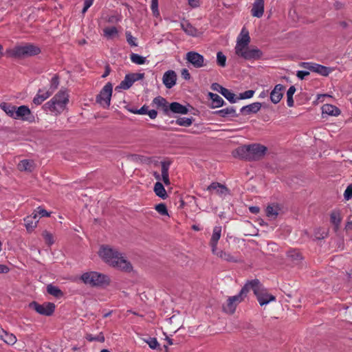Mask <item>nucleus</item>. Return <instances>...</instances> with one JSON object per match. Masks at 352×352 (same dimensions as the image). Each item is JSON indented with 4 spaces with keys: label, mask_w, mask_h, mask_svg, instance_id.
<instances>
[{
    "label": "nucleus",
    "mask_w": 352,
    "mask_h": 352,
    "mask_svg": "<svg viewBox=\"0 0 352 352\" xmlns=\"http://www.w3.org/2000/svg\"><path fill=\"white\" fill-rule=\"evenodd\" d=\"M98 255L105 263L115 268L127 273L133 271L131 263L124 259L117 250L108 245L100 246Z\"/></svg>",
    "instance_id": "1"
},
{
    "label": "nucleus",
    "mask_w": 352,
    "mask_h": 352,
    "mask_svg": "<svg viewBox=\"0 0 352 352\" xmlns=\"http://www.w3.org/2000/svg\"><path fill=\"white\" fill-rule=\"evenodd\" d=\"M41 49L32 43H26L25 45H17L7 51V54L12 58H21L33 56L41 53Z\"/></svg>",
    "instance_id": "2"
},
{
    "label": "nucleus",
    "mask_w": 352,
    "mask_h": 352,
    "mask_svg": "<svg viewBox=\"0 0 352 352\" xmlns=\"http://www.w3.org/2000/svg\"><path fill=\"white\" fill-rule=\"evenodd\" d=\"M80 279L91 287H104L110 283V278L107 275L97 272H85L81 275Z\"/></svg>",
    "instance_id": "3"
},
{
    "label": "nucleus",
    "mask_w": 352,
    "mask_h": 352,
    "mask_svg": "<svg viewBox=\"0 0 352 352\" xmlns=\"http://www.w3.org/2000/svg\"><path fill=\"white\" fill-rule=\"evenodd\" d=\"M249 284H250L251 289L254 292L261 306L265 305L270 302L276 300L274 296L266 292L265 289L258 279L256 278L249 280Z\"/></svg>",
    "instance_id": "4"
},
{
    "label": "nucleus",
    "mask_w": 352,
    "mask_h": 352,
    "mask_svg": "<svg viewBox=\"0 0 352 352\" xmlns=\"http://www.w3.org/2000/svg\"><path fill=\"white\" fill-rule=\"evenodd\" d=\"M113 91V85L107 82L97 95L96 101L104 108H108L111 104V98Z\"/></svg>",
    "instance_id": "5"
},
{
    "label": "nucleus",
    "mask_w": 352,
    "mask_h": 352,
    "mask_svg": "<svg viewBox=\"0 0 352 352\" xmlns=\"http://www.w3.org/2000/svg\"><path fill=\"white\" fill-rule=\"evenodd\" d=\"M29 307L38 314L46 316H52L56 308L54 303L50 302H46L41 305L36 301H32L30 303Z\"/></svg>",
    "instance_id": "6"
},
{
    "label": "nucleus",
    "mask_w": 352,
    "mask_h": 352,
    "mask_svg": "<svg viewBox=\"0 0 352 352\" xmlns=\"http://www.w3.org/2000/svg\"><path fill=\"white\" fill-rule=\"evenodd\" d=\"M235 54L245 60H259L263 53L257 47L250 49L248 46L245 49H236Z\"/></svg>",
    "instance_id": "7"
},
{
    "label": "nucleus",
    "mask_w": 352,
    "mask_h": 352,
    "mask_svg": "<svg viewBox=\"0 0 352 352\" xmlns=\"http://www.w3.org/2000/svg\"><path fill=\"white\" fill-rule=\"evenodd\" d=\"M14 119L21 120L30 123L34 122L35 120L34 116L30 108L26 105H21L18 107H16Z\"/></svg>",
    "instance_id": "8"
},
{
    "label": "nucleus",
    "mask_w": 352,
    "mask_h": 352,
    "mask_svg": "<svg viewBox=\"0 0 352 352\" xmlns=\"http://www.w3.org/2000/svg\"><path fill=\"white\" fill-rule=\"evenodd\" d=\"M299 65L302 68L318 73L323 76H327L331 70L330 67L314 63L301 62Z\"/></svg>",
    "instance_id": "9"
},
{
    "label": "nucleus",
    "mask_w": 352,
    "mask_h": 352,
    "mask_svg": "<svg viewBox=\"0 0 352 352\" xmlns=\"http://www.w3.org/2000/svg\"><path fill=\"white\" fill-rule=\"evenodd\" d=\"M250 146V154L251 162L260 160L266 153L267 148L260 144H248Z\"/></svg>",
    "instance_id": "10"
},
{
    "label": "nucleus",
    "mask_w": 352,
    "mask_h": 352,
    "mask_svg": "<svg viewBox=\"0 0 352 352\" xmlns=\"http://www.w3.org/2000/svg\"><path fill=\"white\" fill-rule=\"evenodd\" d=\"M186 60L195 68H200L206 65L204 56L194 51L188 52L186 54Z\"/></svg>",
    "instance_id": "11"
},
{
    "label": "nucleus",
    "mask_w": 352,
    "mask_h": 352,
    "mask_svg": "<svg viewBox=\"0 0 352 352\" xmlns=\"http://www.w3.org/2000/svg\"><path fill=\"white\" fill-rule=\"evenodd\" d=\"M52 99L57 107L58 113H60L69 102V96L65 91L61 89Z\"/></svg>",
    "instance_id": "12"
},
{
    "label": "nucleus",
    "mask_w": 352,
    "mask_h": 352,
    "mask_svg": "<svg viewBox=\"0 0 352 352\" xmlns=\"http://www.w3.org/2000/svg\"><path fill=\"white\" fill-rule=\"evenodd\" d=\"M189 110L186 106H184L177 102H173L169 104L168 109H164V115L170 117L172 113L185 115Z\"/></svg>",
    "instance_id": "13"
},
{
    "label": "nucleus",
    "mask_w": 352,
    "mask_h": 352,
    "mask_svg": "<svg viewBox=\"0 0 352 352\" xmlns=\"http://www.w3.org/2000/svg\"><path fill=\"white\" fill-rule=\"evenodd\" d=\"M250 42V37L249 35V32L245 27H243L241 30L240 36L237 38L235 51L236 49L246 48L248 46Z\"/></svg>",
    "instance_id": "14"
},
{
    "label": "nucleus",
    "mask_w": 352,
    "mask_h": 352,
    "mask_svg": "<svg viewBox=\"0 0 352 352\" xmlns=\"http://www.w3.org/2000/svg\"><path fill=\"white\" fill-rule=\"evenodd\" d=\"M249 145H243L239 146L233 151V156L241 160L251 162Z\"/></svg>",
    "instance_id": "15"
},
{
    "label": "nucleus",
    "mask_w": 352,
    "mask_h": 352,
    "mask_svg": "<svg viewBox=\"0 0 352 352\" xmlns=\"http://www.w3.org/2000/svg\"><path fill=\"white\" fill-rule=\"evenodd\" d=\"M285 87L281 84L275 85L274 88L270 93V100L274 104H278L283 96Z\"/></svg>",
    "instance_id": "16"
},
{
    "label": "nucleus",
    "mask_w": 352,
    "mask_h": 352,
    "mask_svg": "<svg viewBox=\"0 0 352 352\" xmlns=\"http://www.w3.org/2000/svg\"><path fill=\"white\" fill-rule=\"evenodd\" d=\"M164 85L167 89L172 88L177 81V74L173 70H168L166 72L162 78Z\"/></svg>",
    "instance_id": "17"
},
{
    "label": "nucleus",
    "mask_w": 352,
    "mask_h": 352,
    "mask_svg": "<svg viewBox=\"0 0 352 352\" xmlns=\"http://www.w3.org/2000/svg\"><path fill=\"white\" fill-rule=\"evenodd\" d=\"M250 289H251L250 284H249V280L244 285V286L241 288L240 292L234 296H231L232 300H234L236 306L241 302L244 298L246 297L247 294L249 292Z\"/></svg>",
    "instance_id": "18"
},
{
    "label": "nucleus",
    "mask_w": 352,
    "mask_h": 352,
    "mask_svg": "<svg viewBox=\"0 0 352 352\" xmlns=\"http://www.w3.org/2000/svg\"><path fill=\"white\" fill-rule=\"evenodd\" d=\"M250 289H251L250 284H249V280L244 285V286L241 288L240 292L234 296H231L232 300H234L236 306L241 302L244 298L246 297L247 294L249 292Z\"/></svg>",
    "instance_id": "19"
},
{
    "label": "nucleus",
    "mask_w": 352,
    "mask_h": 352,
    "mask_svg": "<svg viewBox=\"0 0 352 352\" xmlns=\"http://www.w3.org/2000/svg\"><path fill=\"white\" fill-rule=\"evenodd\" d=\"M221 234V227L215 226L213 228L212 235L210 239V245L212 248V252L213 254H215V251L217 248V243L219 240Z\"/></svg>",
    "instance_id": "20"
},
{
    "label": "nucleus",
    "mask_w": 352,
    "mask_h": 352,
    "mask_svg": "<svg viewBox=\"0 0 352 352\" xmlns=\"http://www.w3.org/2000/svg\"><path fill=\"white\" fill-rule=\"evenodd\" d=\"M342 221L341 212L339 210H334L330 213V222L333 226L334 232H338Z\"/></svg>",
    "instance_id": "21"
},
{
    "label": "nucleus",
    "mask_w": 352,
    "mask_h": 352,
    "mask_svg": "<svg viewBox=\"0 0 352 352\" xmlns=\"http://www.w3.org/2000/svg\"><path fill=\"white\" fill-rule=\"evenodd\" d=\"M25 226L28 232L32 231L37 226L38 220L37 219V213L33 212L31 215L26 217L23 219Z\"/></svg>",
    "instance_id": "22"
},
{
    "label": "nucleus",
    "mask_w": 352,
    "mask_h": 352,
    "mask_svg": "<svg viewBox=\"0 0 352 352\" xmlns=\"http://www.w3.org/2000/svg\"><path fill=\"white\" fill-rule=\"evenodd\" d=\"M251 12L253 16L261 17L264 12V0H255Z\"/></svg>",
    "instance_id": "23"
},
{
    "label": "nucleus",
    "mask_w": 352,
    "mask_h": 352,
    "mask_svg": "<svg viewBox=\"0 0 352 352\" xmlns=\"http://www.w3.org/2000/svg\"><path fill=\"white\" fill-rule=\"evenodd\" d=\"M262 104L258 102L243 107L240 111L242 114L248 115L250 113H256L261 108Z\"/></svg>",
    "instance_id": "24"
},
{
    "label": "nucleus",
    "mask_w": 352,
    "mask_h": 352,
    "mask_svg": "<svg viewBox=\"0 0 352 352\" xmlns=\"http://www.w3.org/2000/svg\"><path fill=\"white\" fill-rule=\"evenodd\" d=\"M53 94V91L48 90L45 92H43L42 89H38L37 94L33 98V103L39 105L43 103L46 99H47Z\"/></svg>",
    "instance_id": "25"
},
{
    "label": "nucleus",
    "mask_w": 352,
    "mask_h": 352,
    "mask_svg": "<svg viewBox=\"0 0 352 352\" xmlns=\"http://www.w3.org/2000/svg\"><path fill=\"white\" fill-rule=\"evenodd\" d=\"M208 97L212 100L211 107L213 109L223 107L225 104L223 99L217 94L209 92Z\"/></svg>",
    "instance_id": "26"
},
{
    "label": "nucleus",
    "mask_w": 352,
    "mask_h": 352,
    "mask_svg": "<svg viewBox=\"0 0 352 352\" xmlns=\"http://www.w3.org/2000/svg\"><path fill=\"white\" fill-rule=\"evenodd\" d=\"M322 114L336 116L340 115L341 111L339 108L333 104H325L322 107Z\"/></svg>",
    "instance_id": "27"
},
{
    "label": "nucleus",
    "mask_w": 352,
    "mask_h": 352,
    "mask_svg": "<svg viewBox=\"0 0 352 352\" xmlns=\"http://www.w3.org/2000/svg\"><path fill=\"white\" fill-rule=\"evenodd\" d=\"M207 190L209 191L215 190L217 191V193L220 195L226 194L229 191L226 186L219 182H212L210 185L208 186Z\"/></svg>",
    "instance_id": "28"
},
{
    "label": "nucleus",
    "mask_w": 352,
    "mask_h": 352,
    "mask_svg": "<svg viewBox=\"0 0 352 352\" xmlns=\"http://www.w3.org/2000/svg\"><path fill=\"white\" fill-rule=\"evenodd\" d=\"M214 114H217L223 118H226L228 116L235 118L239 116V115L236 113V110L234 107H230L216 111Z\"/></svg>",
    "instance_id": "29"
},
{
    "label": "nucleus",
    "mask_w": 352,
    "mask_h": 352,
    "mask_svg": "<svg viewBox=\"0 0 352 352\" xmlns=\"http://www.w3.org/2000/svg\"><path fill=\"white\" fill-rule=\"evenodd\" d=\"M1 109L5 111V113L10 116V118H13L15 116V111L16 109V107L14 105H12L10 103L7 102H1L0 104Z\"/></svg>",
    "instance_id": "30"
},
{
    "label": "nucleus",
    "mask_w": 352,
    "mask_h": 352,
    "mask_svg": "<svg viewBox=\"0 0 352 352\" xmlns=\"http://www.w3.org/2000/svg\"><path fill=\"white\" fill-rule=\"evenodd\" d=\"M153 190L157 197L163 199H166L168 197L167 192L163 184L160 182H157L155 184Z\"/></svg>",
    "instance_id": "31"
},
{
    "label": "nucleus",
    "mask_w": 352,
    "mask_h": 352,
    "mask_svg": "<svg viewBox=\"0 0 352 352\" xmlns=\"http://www.w3.org/2000/svg\"><path fill=\"white\" fill-rule=\"evenodd\" d=\"M133 80L130 75L128 74L125 76L124 79L121 81L120 85L116 87V90H118L120 89H129L133 84Z\"/></svg>",
    "instance_id": "32"
},
{
    "label": "nucleus",
    "mask_w": 352,
    "mask_h": 352,
    "mask_svg": "<svg viewBox=\"0 0 352 352\" xmlns=\"http://www.w3.org/2000/svg\"><path fill=\"white\" fill-rule=\"evenodd\" d=\"M0 331L3 333V335H0V338L8 344L13 345L16 342V336L12 333H9L8 332L4 331L3 329H0Z\"/></svg>",
    "instance_id": "33"
},
{
    "label": "nucleus",
    "mask_w": 352,
    "mask_h": 352,
    "mask_svg": "<svg viewBox=\"0 0 352 352\" xmlns=\"http://www.w3.org/2000/svg\"><path fill=\"white\" fill-rule=\"evenodd\" d=\"M47 292L49 294L56 297V298H60L64 296V293L61 289L52 284L47 286Z\"/></svg>",
    "instance_id": "34"
},
{
    "label": "nucleus",
    "mask_w": 352,
    "mask_h": 352,
    "mask_svg": "<svg viewBox=\"0 0 352 352\" xmlns=\"http://www.w3.org/2000/svg\"><path fill=\"white\" fill-rule=\"evenodd\" d=\"M236 306L231 297L227 300L226 304L223 305V311L229 314H233L235 312Z\"/></svg>",
    "instance_id": "35"
},
{
    "label": "nucleus",
    "mask_w": 352,
    "mask_h": 352,
    "mask_svg": "<svg viewBox=\"0 0 352 352\" xmlns=\"http://www.w3.org/2000/svg\"><path fill=\"white\" fill-rule=\"evenodd\" d=\"M288 258L291 261H294L296 264H298L300 261L302 259V256L299 251L297 250H290L287 252Z\"/></svg>",
    "instance_id": "36"
},
{
    "label": "nucleus",
    "mask_w": 352,
    "mask_h": 352,
    "mask_svg": "<svg viewBox=\"0 0 352 352\" xmlns=\"http://www.w3.org/2000/svg\"><path fill=\"white\" fill-rule=\"evenodd\" d=\"M18 167L20 170L31 172L34 168L33 162L28 160H23L19 162Z\"/></svg>",
    "instance_id": "37"
},
{
    "label": "nucleus",
    "mask_w": 352,
    "mask_h": 352,
    "mask_svg": "<svg viewBox=\"0 0 352 352\" xmlns=\"http://www.w3.org/2000/svg\"><path fill=\"white\" fill-rule=\"evenodd\" d=\"M153 102L157 106V107H162V109L163 111V113H164V109H168V105L170 103L167 102V100L162 97V96H157L155 97Z\"/></svg>",
    "instance_id": "38"
},
{
    "label": "nucleus",
    "mask_w": 352,
    "mask_h": 352,
    "mask_svg": "<svg viewBox=\"0 0 352 352\" xmlns=\"http://www.w3.org/2000/svg\"><path fill=\"white\" fill-rule=\"evenodd\" d=\"M181 26L182 30L188 35L195 36H196V33L197 30L194 28L190 23L185 22L181 23Z\"/></svg>",
    "instance_id": "39"
},
{
    "label": "nucleus",
    "mask_w": 352,
    "mask_h": 352,
    "mask_svg": "<svg viewBox=\"0 0 352 352\" xmlns=\"http://www.w3.org/2000/svg\"><path fill=\"white\" fill-rule=\"evenodd\" d=\"M217 255L218 256H219L221 259H223L226 261H228V262L236 263L239 261L234 256H232L230 253L226 252H224L222 250L217 252Z\"/></svg>",
    "instance_id": "40"
},
{
    "label": "nucleus",
    "mask_w": 352,
    "mask_h": 352,
    "mask_svg": "<svg viewBox=\"0 0 352 352\" xmlns=\"http://www.w3.org/2000/svg\"><path fill=\"white\" fill-rule=\"evenodd\" d=\"M129 112L135 114L145 115L147 114L148 111V107L146 104L143 105L140 109H138L135 108H131L129 105L124 107Z\"/></svg>",
    "instance_id": "41"
},
{
    "label": "nucleus",
    "mask_w": 352,
    "mask_h": 352,
    "mask_svg": "<svg viewBox=\"0 0 352 352\" xmlns=\"http://www.w3.org/2000/svg\"><path fill=\"white\" fill-rule=\"evenodd\" d=\"M221 95L225 97L230 103H235L238 100V97H236L234 94L226 88L224 89V91H222Z\"/></svg>",
    "instance_id": "42"
},
{
    "label": "nucleus",
    "mask_w": 352,
    "mask_h": 352,
    "mask_svg": "<svg viewBox=\"0 0 352 352\" xmlns=\"http://www.w3.org/2000/svg\"><path fill=\"white\" fill-rule=\"evenodd\" d=\"M295 92H296V88L293 85L291 86L287 91V103L289 107H293L294 104L293 96Z\"/></svg>",
    "instance_id": "43"
},
{
    "label": "nucleus",
    "mask_w": 352,
    "mask_h": 352,
    "mask_svg": "<svg viewBox=\"0 0 352 352\" xmlns=\"http://www.w3.org/2000/svg\"><path fill=\"white\" fill-rule=\"evenodd\" d=\"M194 119L191 118H179L175 120V123L182 126H190L193 122Z\"/></svg>",
    "instance_id": "44"
},
{
    "label": "nucleus",
    "mask_w": 352,
    "mask_h": 352,
    "mask_svg": "<svg viewBox=\"0 0 352 352\" xmlns=\"http://www.w3.org/2000/svg\"><path fill=\"white\" fill-rule=\"evenodd\" d=\"M131 60L133 63L138 65H143L146 63V58L138 54L132 53L130 56Z\"/></svg>",
    "instance_id": "45"
},
{
    "label": "nucleus",
    "mask_w": 352,
    "mask_h": 352,
    "mask_svg": "<svg viewBox=\"0 0 352 352\" xmlns=\"http://www.w3.org/2000/svg\"><path fill=\"white\" fill-rule=\"evenodd\" d=\"M43 109L45 111H50L52 112H58V109H57V107L56 106L54 102L51 99L50 101L46 102L43 106Z\"/></svg>",
    "instance_id": "46"
},
{
    "label": "nucleus",
    "mask_w": 352,
    "mask_h": 352,
    "mask_svg": "<svg viewBox=\"0 0 352 352\" xmlns=\"http://www.w3.org/2000/svg\"><path fill=\"white\" fill-rule=\"evenodd\" d=\"M118 31L116 27L106 28L104 29V35L107 38H111L117 35Z\"/></svg>",
    "instance_id": "47"
},
{
    "label": "nucleus",
    "mask_w": 352,
    "mask_h": 352,
    "mask_svg": "<svg viewBox=\"0 0 352 352\" xmlns=\"http://www.w3.org/2000/svg\"><path fill=\"white\" fill-rule=\"evenodd\" d=\"M146 342L148 344L149 347L151 348L152 349H157L159 351H162L160 345L155 338H149L146 340Z\"/></svg>",
    "instance_id": "48"
},
{
    "label": "nucleus",
    "mask_w": 352,
    "mask_h": 352,
    "mask_svg": "<svg viewBox=\"0 0 352 352\" xmlns=\"http://www.w3.org/2000/svg\"><path fill=\"white\" fill-rule=\"evenodd\" d=\"M217 63L220 67L226 66V56L221 52H218L217 54Z\"/></svg>",
    "instance_id": "49"
},
{
    "label": "nucleus",
    "mask_w": 352,
    "mask_h": 352,
    "mask_svg": "<svg viewBox=\"0 0 352 352\" xmlns=\"http://www.w3.org/2000/svg\"><path fill=\"white\" fill-rule=\"evenodd\" d=\"M155 209L162 215H168L166 205L164 203L157 204Z\"/></svg>",
    "instance_id": "50"
},
{
    "label": "nucleus",
    "mask_w": 352,
    "mask_h": 352,
    "mask_svg": "<svg viewBox=\"0 0 352 352\" xmlns=\"http://www.w3.org/2000/svg\"><path fill=\"white\" fill-rule=\"evenodd\" d=\"M86 339L89 342H92V341H98L100 342H104V336H103L102 333H100L97 336H93L91 334H87L86 336Z\"/></svg>",
    "instance_id": "51"
},
{
    "label": "nucleus",
    "mask_w": 352,
    "mask_h": 352,
    "mask_svg": "<svg viewBox=\"0 0 352 352\" xmlns=\"http://www.w3.org/2000/svg\"><path fill=\"white\" fill-rule=\"evenodd\" d=\"M42 236L45 241V243L49 245H52L54 243L53 236L47 230H44L42 233Z\"/></svg>",
    "instance_id": "52"
},
{
    "label": "nucleus",
    "mask_w": 352,
    "mask_h": 352,
    "mask_svg": "<svg viewBox=\"0 0 352 352\" xmlns=\"http://www.w3.org/2000/svg\"><path fill=\"white\" fill-rule=\"evenodd\" d=\"M171 164L170 161H163L161 162L162 166V175H168L169 166Z\"/></svg>",
    "instance_id": "53"
},
{
    "label": "nucleus",
    "mask_w": 352,
    "mask_h": 352,
    "mask_svg": "<svg viewBox=\"0 0 352 352\" xmlns=\"http://www.w3.org/2000/svg\"><path fill=\"white\" fill-rule=\"evenodd\" d=\"M254 94V90H248L239 94L238 100L249 99L252 98Z\"/></svg>",
    "instance_id": "54"
},
{
    "label": "nucleus",
    "mask_w": 352,
    "mask_h": 352,
    "mask_svg": "<svg viewBox=\"0 0 352 352\" xmlns=\"http://www.w3.org/2000/svg\"><path fill=\"white\" fill-rule=\"evenodd\" d=\"M151 8L153 16H157L160 15V12L158 10V0H151Z\"/></svg>",
    "instance_id": "55"
},
{
    "label": "nucleus",
    "mask_w": 352,
    "mask_h": 352,
    "mask_svg": "<svg viewBox=\"0 0 352 352\" xmlns=\"http://www.w3.org/2000/svg\"><path fill=\"white\" fill-rule=\"evenodd\" d=\"M59 85V76L56 74L51 80L50 91H54L58 88Z\"/></svg>",
    "instance_id": "56"
},
{
    "label": "nucleus",
    "mask_w": 352,
    "mask_h": 352,
    "mask_svg": "<svg viewBox=\"0 0 352 352\" xmlns=\"http://www.w3.org/2000/svg\"><path fill=\"white\" fill-rule=\"evenodd\" d=\"M126 41H127L128 43L131 46H137L138 45L137 43L135 42L136 38L131 35L130 32H126Z\"/></svg>",
    "instance_id": "57"
},
{
    "label": "nucleus",
    "mask_w": 352,
    "mask_h": 352,
    "mask_svg": "<svg viewBox=\"0 0 352 352\" xmlns=\"http://www.w3.org/2000/svg\"><path fill=\"white\" fill-rule=\"evenodd\" d=\"M344 197L346 200H349L352 197V184H350L347 186L346 188L344 193Z\"/></svg>",
    "instance_id": "58"
},
{
    "label": "nucleus",
    "mask_w": 352,
    "mask_h": 352,
    "mask_svg": "<svg viewBox=\"0 0 352 352\" xmlns=\"http://www.w3.org/2000/svg\"><path fill=\"white\" fill-rule=\"evenodd\" d=\"M34 213H37V216L40 215L41 217H49L50 215V212L41 206L37 208Z\"/></svg>",
    "instance_id": "59"
},
{
    "label": "nucleus",
    "mask_w": 352,
    "mask_h": 352,
    "mask_svg": "<svg viewBox=\"0 0 352 352\" xmlns=\"http://www.w3.org/2000/svg\"><path fill=\"white\" fill-rule=\"evenodd\" d=\"M266 214L267 217H276L278 212L275 210L272 206H268L266 208Z\"/></svg>",
    "instance_id": "60"
},
{
    "label": "nucleus",
    "mask_w": 352,
    "mask_h": 352,
    "mask_svg": "<svg viewBox=\"0 0 352 352\" xmlns=\"http://www.w3.org/2000/svg\"><path fill=\"white\" fill-rule=\"evenodd\" d=\"M133 82L144 78V73H131L130 74Z\"/></svg>",
    "instance_id": "61"
},
{
    "label": "nucleus",
    "mask_w": 352,
    "mask_h": 352,
    "mask_svg": "<svg viewBox=\"0 0 352 352\" xmlns=\"http://www.w3.org/2000/svg\"><path fill=\"white\" fill-rule=\"evenodd\" d=\"M211 89L213 91H216L219 92L221 94H222V91H224L226 89L225 87H222L221 85H219L217 82H214L211 85Z\"/></svg>",
    "instance_id": "62"
},
{
    "label": "nucleus",
    "mask_w": 352,
    "mask_h": 352,
    "mask_svg": "<svg viewBox=\"0 0 352 352\" xmlns=\"http://www.w3.org/2000/svg\"><path fill=\"white\" fill-rule=\"evenodd\" d=\"M309 75V72L308 71H298L296 73V76L300 80H303L305 78Z\"/></svg>",
    "instance_id": "63"
},
{
    "label": "nucleus",
    "mask_w": 352,
    "mask_h": 352,
    "mask_svg": "<svg viewBox=\"0 0 352 352\" xmlns=\"http://www.w3.org/2000/svg\"><path fill=\"white\" fill-rule=\"evenodd\" d=\"M182 77L184 78L185 80H190V74L189 73L188 70L187 69H183L181 72Z\"/></svg>",
    "instance_id": "64"
}]
</instances>
